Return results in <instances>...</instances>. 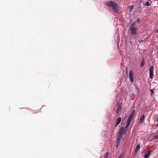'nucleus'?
Here are the masks:
<instances>
[{"label":"nucleus","mask_w":158,"mask_h":158,"mask_svg":"<svg viewBox=\"0 0 158 158\" xmlns=\"http://www.w3.org/2000/svg\"><path fill=\"white\" fill-rule=\"evenodd\" d=\"M118 125H117V123H115V127H117V126Z\"/></svg>","instance_id":"nucleus-32"},{"label":"nucleus","mask_w":158,"mask_h":158,"mask_svg":"<svg viewBox=\"0 0 158 158\" xmlns=\"http://www.w3.org/2000/svg\"><path fill=\"white\" fill-rule=\"evenodd\" d=\"M121 138H120L119 137H117V140L116 141V148H118L120 144L121 140Z\"/></svg>","instance_id":"nucleus-5"},{"label":"nucleus","mask_w":158,"mask_h":158,"mask_svg":"<svg viewBox=\"0 0 158 158\" xmlns=\"http://www.w3.org/2000/svg\"><path fill=\"white\" fill-rule=\"evenodd\" d=\"M136 22L138 23H141V20L140 19L138 18L136 20Z\"/></svg>","instance_id":"nucleus-23"},{"label":"nucleus","mask_w":158,"mask_h":158,"mask_svg":"<svg viewBox=\"0 0 158 158\" xmlns=\"http://www.w3.org/2000/svg\"><path fill=\"white\" fill-rule=\"evenodd\" d=\"M143 41V40H140L139 41V42H140V43H141V42H142Z\"/></svg>","instance_id":"nucleus-31"},{"label":"nucleus","mask_w":158,"mask_h":158,"mask_svg":"<svg viewBox=\"0 0 158 158\" xmlns=\"http://www.w3.org/2000/svg\"><path fill=\"white\" fill-rule=\"evenodd\" d=\"M122 118L120 117H118L115 123H117V125H119L121 122Z\"/></svg>","instance_id":"nucleus-12"},{"label":"nucleus","mask_w":158,"mask_h":158,"mask_svg":"<svg viewBox=\"0 0 158 158\" xmlns=\"http://www.w3.org/2000/svg\"><path fill=\"white\" fill-rule=\"evenodd\" d=\"M154 89H151V95H153L154 93L155 92L153 91Z\"/></svg>","instance_id":"nucleus-22"},{"label":"nucleus","mask_w":158,"mask_h":158,"mask_svg":"<svg viewBox=\"0 0 158 158\" xmlns=\"http://www.w3.org/2000/svg\"><path fill=\"white\" fill-rule=\"evenodd\" d=\"M109 152H107L106 153L105 155V158H107V157H108L109 155Z\"/></svg>","instance_id":"nucleus-19"},{"label":"nucleus","mask_w":158,"mask_h":158,"mask_svg":"<svg viewBox=\"0 0 158 158\" xmlns=\"http://www.w3.org/2000/svg\"><path fill=\"white\" fill-rule=\"evenodd\" d=\"M156 126V127H158V123L157 124Z\"/></svg>","instance_id":"nucleus-35"},{"label":"nucleus","mask_w":158,"mask_h":158,"mask_svg":"<svg viewBox=\"0 0 158 158\" xmlns=\"http://www.w3.org/2000/svg\"><path fill=\"white\" fill-rule=\"evenodd\" d=\"M130 123H129L127 122V123H126V125L125 127H124V128L126 129L127 130V129H128V127L130 125Z\"/></svg>","instance_id":"nucleus-15"},{"label":"nucleus","mask_w":158,"mask_h":158,"mask_svg":"<svg viewBox=\"0 0 158 158\" xmlns=\"http://www.w3.org/2000/svg\"><path fill=\"white\" fill-rule=\"evenodd\" d=\"M130 43H131H131H132L131 41H130Z\"/></svg>","instance_id":"nucleus-37"},{"label":"nucleus","mask_w":158,"mask_h":158,"mask_svg":"<svg viewBox=\"0 0 158 158\" xmlns=\"http://www.w3.org/2000/svg\"><path fill=\"white\" fill-rule=\"evenodd\" d=\"M126 134H125L124 133H123L119 131L117 133V137L122 138L123 137V135H125Z\"/></svg>","instance_id":"nucleus-10"},{"label":"nucleus","mask_w":158,"mask_h":158,"mask_svg":"<svg viewBox=\"0 0 158 158\" xmlns=\"http://www.w3.org/2000/svg\"><path fill=\"white\" fill-rule=\"evenodd\" d=\"M145 118V116L144 114H142L140 116V118L139 121V123H142L143 121L144 120Z\"/></svg>","instance_id":"nucleus-8"},{"label":"nucleus","mask_w":158,"mask_h":158,"mask_svg":"<svg viewBox=\"0 0 158 158\" xmlns=\"http://www.w3.org/2000/svg\"><path fill=\"white\" fill-rule=\"evenodd\" d=\"M139 151H138V150H136V149H135V151L134 152V154L135 155L136 153L138 152Z\"/></svg>","instance_id":"nucleus-26"},{"label":"nucleus","mask_w":158,"mask_h":158,"mask_svg":"<svg viewBox=\"0 0 158 158\" xmlns=\"http://www.w3.org/2000/svg\"><path fill=\"white\" fill-rule=\"evenodd\" d=\"M156 32L157 33H158V29H157L156 31Z\"/></svg>","instance_id":"nucleus-33"},{"label":"nucleus","mask_w":158,"mask_h":158,"mask_svg":"<svg viewBox=\"0 0 158 158\" xmlns=\"http://www.w3.org/2000/svg\"><path fill=\"white\" fill-rule=\"evenodd\" d=\"M104 4L108 6L112 7L114 12L117 14L118 12V4L114 1L106 2Z\"/></svg>","instance_id":"nucleus-1"},{"label":"nucleus","mask_w":158,"mask_h":158,"mask_svg":"<svg viewBox=\"0 0 158 158\" xmlns=\"http://www.w3.org/2000/svg\"><path fill=\"white\" fill-rule=\"evenodd\" d=\"M131 114H132L133 115H134V114H134V113H133L132 112H131Z\"/></svg>","instance_id":"nucleus-34"},{"label":"nucleus","mask_w":158,"mask_h":158,"mask_svg":"<svg viewBox=\"0 0 158 158\" xmlns=\"http://www.w3.org/2000/svg\"><path fill=\"white\" fill-rule=\"evenodd\" d=\"M122 104L121 103H120L118 105V108L116 110V113L117 114L119 113L120 111L121 110V108L122 106Z\"/></svg>","instance_id":"nucleus-7"},{"label":"nucleus","mask_w":158,"mask_h":158,"mask_svg":"<svg viewBox=\"0 0 158 158\" xmlns=\"http://www.w3.org/2000/svg\"><path fill=\"white\" fill-rule=\"evenodd\" d=\"M126 73L127 74L128 73V70L127 68H126Z\"/></svg>","instance_id":"nucleus-30"},{"label":"nucleus","mask_w":158,"mask_h":158,"mask_svg":"<svg viewBox=\"0 0 158 158\" xmlns=\"http://www.w3.org/2000/svg\"><path fill=\"white\" fill-rule=\"evenodd\" d=\"M129 77L130 79V81L131 83H132L134 81V76L133 75V72L132 70H131L129 73Z\"/></svg>","instance_id":"nucleus-4"},{"label":"nucleus","mask_w":158,"mask_h":158,"mask_svg":"<svg viewBox=\"0 0 158 158\" xmlns=\"http://www.w3.org/2000/svg\"><path fill=\"white\" fill-rule=\"evenodd\" d=\"M141 0H140V1H141Z\"/></svg>","instance_id":"nucleus-39"},{"label":"nucleus","mask_w":158,"mask_h":158,"mask_svg":"<svg viewBox=\"0 0 158 158\" xmlns=\"http://www.w3.org/2000/svg\"><path fill=\"white\" fill-rule=\"evenodd\" d=\"M134 116V115H133V114H130V115L129 116V117H131V118H133Z\"/></svg>","instance_id":"nucleus-27"},{"label":"nucleus","mask_w":158,"mask_h":158,"mask_svg":"<svg viewBox=\"0 0 158 158\" xmlns=\"http://www.w3.org/2000/svg\"><path fill=\"white\" fill-rule=\"evenodd\" d=\"M158 2V0H156Z\"/></svg>","instance_id":"nucleus-38"},{"label":"nucleus","mask_w":158,"mask_h":158,"mask_svg":"<svg viewBox=\"0 0 158 158\" xmlns=\"http://www.w3.org/2000/svg\"><path fill=\"white\" fill-rule=\"evenodd\" d=\"M126 117H126V116L125 117H124L122 119V121H123L124 120H125V118H126Z\"/></svg>","instance_id":"nucleus-29"},{"label":"nucleus","mask_w":158,"mask_h":158,"mask_svg":"<svg viewBox=\"0 0 158 158\" xmlns=\"http://www.w3.org/2000/svg\"><path fill=\"white\" fill-rule=\"evenodd\" d=\"M158 139V135H155L153 137V139L154 140Z\"/></svg>","instance_id":"nucleus-21"},{"label":"nucleus","mask_w":158,"mask_h":158,"mask_svg":"<svg viewBox=\"0 0 158 158\" xmlns=\"http://www.w3.org/2000/svg\"><path fill=\"white\" fill-rule=\"evenodd\" d=\"M136 25V22L135 21L131 25L130 27H135V26Z\"/></svg>","instance_id":"nucleus-18"},{"label":"nucleus","mask_w":158,"mask_h":158,"mask_svg":"<svg viewBox=\"0 0 158 158\" xmlns=\"http://www.w3.org/2000/svg\"><path fill=\"white\" fill-rule=\"evenodd\" d=\"M132 119H133V118H132L131 117H129L127 122L129 123H131V122L132 120Z\"/></svg>","instance_id":"nucleus-17"},{"label":"nucleus","mask_w":158,"mask_h":158,"mask_svg":"<svg viewBox=\"0 0 158 158\" xmlns=\"http://www.w3.org/2000/svg\"><path fill=\"white\" fill-rule=\"evenodd\" d=\"M154 74L153 65L151 66L149 69V78L152 80L153 78Z\"/></svg>","instance_id":"nucleus-3"},{"label":"nucleus","mask_w":158,"mask_h":158,"mask_svg":"<svg viewBox=\"0 0 158 158\" xmlns=\"http://www.w3.org/2000/svg\"><path fill=\"white\" fill-rule=\"evenodd\" d=\"M132 112L133 113H134L135 114V110H134Z\"/></svg>","instance_id":"nucleus-28"},{"label":"nucleus","mask_w":158,"mask_h":158,"mask_svg":"<svg viewBox=\"0 0 158 158\" xmlns=\"http://www.w3.org/2000/svg\"><path fill=\"white\" fill-rule=\"evenodd\" d=\"M135 89L137 90V93L138 94L139 92V87L137 84L135 85Z\"/></svg>","instance_id":"nucleus-16"},{"label":"nucleus","mask_w":158,"mask_h":158,"mask_svg":"<svg viewBox=\"0 0 158 158\" xmlns=\"http://www.w3.org/2000/svg\"><path fill=\"white\" fill-rule=\"evenodd\" d=\"M134 8L133 6H131L130 7V10L131 11L132 9H133Z\"/></svg>","instance_id":"nucleus-24"},{"label":"nucleus","mask_w":158,"mask_h":158,"mask_svg":"<svg viewBox=\"0 0 158 158\" xmlns=\"http://www.w3.org/2000/svg\"><path fill=\"white\" fill-rule=\"evenodd\" d=\"M127 130L126 129L124 128V126H122L120 128V129L119 131L123 133H124L125 134H126L127 132Z\"/></svg>","instance_id":"nucleus-6"},{"label":"nucleus","mask_w":158,"mask_h":158,"mask_svg":"<svg viewBox=\"0 0 158 158\" xmlns=\"http://www.w3.org/2000/svg\"><path fill=\"white\" fill-rule=\"evenodd\" d=\"M151 152V151H149L147 153H146L144 156V158H148L149 156L150 155Z\"/></svg>","instance_id":"nucleus-11"},{"label":"nucleus","mask_w":158,"mask_h":158,"mask_svg":"<svg viewBox=\"0 0 158 158\" xmlns=\"http://www.w3.org/2000/svg\"><path fill=\"white\" fill-rule=\"evenodd\" d=\"M145 63H146L145 62L144 58L143 57L142 59V61L140 65V67L142 68L143 66L145 65Z\"/></svg>","instance_id":"nucleus-9"},{"label":"nucleus","mask_w":158,"mask_h":158,"mask_svg":"<svg viewBox=\"0 0 158 158\" xmlns=\"http://www.w3.org/2000/svg\"><path fill=\"white\" fill-rule=\"evenodd\" d=\"M139 151H138V150H136V149H135V151L134 152V154L135 155L136 153L138 152Z\"/></svg>","instance_id":"nucleus-25"},{"label":"nucleus","mask_w":158,"mask_h":158,"mask_svg":"<svg viewBox=\"0 0 158 158\" xmlns=\"http://www.w3.org/2000/svg\"><path fill=\"white\" fill-rule=\"evenodd\" d=\"M150 5H151V4L149 2L147 1L145 2V5L146 6H149Z\"/></svg>","instance_id":"nucleus-20"},{"label":"nucleus","mask_w":158,"mask_h":158,"mask_svg":"<svg viewBox=\"0 0 158 158\" xmlns=\"http://www.w3.org/2000/svg\"><path fill=\"white\" fill-rule=\"evenodd\" d=\"M140 144H138L136 146L135 149H136V150H138V151H139L140 149Z\"/></svg>","instance_id":"nucleus-14"},{"label":"nucleus","mask_w":158,"mask_h":158,"mask_svg":"<svg viewBox=\"0 0 158 158\" xmlns=\"http://www.w3.org/2000/svg\"><path fill=\"white\" fill-rule=\"evenodd\" d=\"M118 158H125V155L124 153H121Z\"/></svg>","instance_id":"nucleus-13"},{"label":"nucleus","mask_w":158,"mask_h":158,"mask_svg":"<svg viewBox=\"0 0 158 158\" xmlns=\"http://www.w3.org/2000/svg\"><path fill=\"white\" fill-rule=\"evenodd\" d=\"M157 121H158V117L157 118Z\"/></svg>","instance_id":"nucleus-36"},{"label":"nucleus","mask_w":158,"mask_h":158,"mask_svg":"<svg viewBox=\"0 0 158 158\" xmlns=\"http://www.w3.org/2000/svg\"><path fill=\"white\" fill-rule=\"evenodd\" d=\"M137 27H130L129 31H130L131 34V35H137Z\"/></svg>","instance_id":"nucleus-2"}]
</instances>
